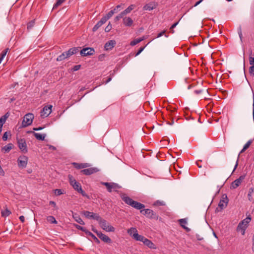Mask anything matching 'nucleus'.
I'll return each instance as SVG.
<instances>
[{"label":"nucleus","mask_w":254,"mask_h":254,"mask_svg":"<svg viewBox=\"0 0 254 254\" xmlns=\"http://www.w3.org/2000/svg\"><path fill=\"white\" fill-rule=\"evenodd\" d=\"M68 178L70 185L75 190H76L78 192L81 193L82 196H87L86 192L82 190L80 184L77 182L71 175H68Z\"/></svg>","instance_id":"1"},{"label":"nucleus","mask_w":254,"mask_h":254,"mask_svg":"<svg viewBox=\"0 0 254 254\" xmlns=\"http://www.w3.org/2000/svg\"><path fill=\"white\" fill-rule=\"evenodd\" d=\"M122 198L126 204L136 209L140 210L145 207V205L144 204L133 200L128 196H123Z\"/></svg>","instance_id":"2"},{"label":"nucleus","mask_w":254,"mask_h":254,"mask_svg":"<svg viewBox=\"0 0 254 254\" xmlns=\"http://www.w3.org/2000/svg\"><path fill=\"white\" fill-rule=\"evenodd\" d=\"M248 213H246L247 217L245 219L241 221L238 224L237 230V231H241L242 234L244 235L245 234V231L248 226L249 223L251 220V216L250 214H248Z\"/></svg>","instance_id":"3"},{"label":"nucleus","mask_w":254,"mask_h":254,"mask_svg":"<svg viewBox=\"0 0 254 254\" xmlns=\"http://www.w3.org/2000/svg\"><path fill=\"white\" fill-rule=\"evenodd\" d=\"M98 222L101 228L106 232H114L115 231V229L114 227L111 225L106 220L103 219L102 218H101Z\"/></svg>","instance_id":"4"},{"label":"nucleus","mask_w":254,"mask_h":254,"mask_svg":"<svg viewBox=\"0 0 254 254\" xmlns=\"http://www.w3.org/2000/svg\"><path fill=\"white\" fill-rule=\"evenodd\" d=\"M228 201L229 199L226 194H223L222 195L221 198L219 202L218 206L216 209V211L219 212L225 208L227 206Z\"/></svg>","instance_id":"5"},{"label":"nucleus","mask_w":254,"mask_h":254,"mask_svg":"<svg viewBox=\"0 0 254 254\" xmlns=\"http://www.w3.org/2000/svg\"><path fill=\"white\" fill-rule=\"evenodd\" d=\"M140 212L143 215H146L147 217L150 219L157 220L159 217V216L156 213L150 209H144L141 210Z\"/></svg>","instance_id":"6"},{"label":"nucleus","mask_w":254,"mask_h":254,"mask_svg":"<svg viewBox=\"0 0 254 254\" xmlns=\"http://www.w3.org/2000/svg\"><path fill=\"white\" fill-rule=\"evenodd\" d=\"M34 115L33 114L28 113L26 114L22 122L23 127H26L30 125L32 123Z\"/></svg>","instance_id":"7"},{"label":"nucleus","mask_w":254,"mask_h":254,"mask_svg":"<svg viewBox=\"0 0 254 254\" xmlns=\"http://www.w3.org/2000/svg\"><path fill=\"white\" fill-rule=\"evenodd\" d=\"M17 142L19 149L25 153L28 151L27 144L24 138H17Z\"/></svg>","instance_id":"8"},{"label":"nucleus","mask_w":254,"mask_h":254,"mask_svg":"<svg viewBox=\"0 0 254 254\" xmlns=\"http://www.w3.org/2000/svg\"><path fill=\"white\" fill-rule=\"evenodd\" d=\"M102 184L105 186L108 191L110 192L113 190H116L117 189L121 188V187L117 184L114 183L103 182Z\"/></svg>","instance_id":"9"},{"label":"nucleus","mask_w":254,"mask_h":254,"mask_svg":"<svg viewBox=\"0 0 254 254\" xmlns=\"http://www.w3.org/2000/svg\"><path fill=\"white\" fill-rule=\"evenodd\" d=\"M76 228L78 230L84 232L87 235L91 236L97 244H99L100 243L99 240L91 232L88 231L85 227H83L79 225H76Z\"/></svg>","instance_id":"10"},{"label":"nucleus","mask_w":254,"mask_h":254,"mask_svg":"<svg viewBox=\"0 0 254 254\" xmlns=\"http://www.w3.org/2000/svg\"><path fill=\"white\" fill-rule=\"evenodd\" d=\"M83 214L87 218L93 219L96 220L98 221H99V220H100L101 218L98 214L94 213L92 212H89L88 211H83Z\"/></svg>","instance_id":"11"},{"label":"nucleus","mask_w":254,"mask_h":254,"mask_svg":"<svg viewBox=\"0 0 254 254\" xmlns=\"http://www.w3.org/2000/svg\"><path fill=\"white\" fill-rule=\"evenodd\" d=\"M18 166L25 168L27 164L28 157L26 156H21L17 160Z\"/></svg>","instance_id":"12"},{"label":"nucleus","mask_w":254,"mask_h":254,"mask_svg":"<svg viewBox=\"0 0 254 254\" xmlns=\"http://www.w3.org/2000/svg\"><path fill=\"white\" fill-rule=\"evenodd\" d=\"M95 51L92 48H85L81 50L80 52L81 56L84 57L87 56H91L93 55Z\"/></svg>","instance_id":"13"},{"label":"nucleus","mask_w":254,"mask_h":254,"mask_svg":"<svg viewBox=\"0 0 254 254\" xmlns=\"http://www.w3.org/2000/svg\"><path fill=\"white\" fill-rule=\"evenodd\" d=\"M52 106H45L41 112V117L43 118L47 117L52 112Z\"/></svg>","instance_id":"14"},{"label":"nucleus","mask_w":254,"mask_h":254,"mask_svg":"<svg viewBox=\"0 0 254 254\" xmlns=\"http://www.w3.org/2000/svg\"><path fill=\"white\" fill-rule=\"evenodd\" d=\"M245 178V175L241 176L238 179L235 180L232 183L230 188L233 189L237 188L240 185V184H241V183L244 180Z\"/></svg>","instance_id":"15"},{"label":"nucleus","mask_w":254,"mask_h":254,"mask_svg":"<svg viewBox=\"0 0 254 254\" xmlns=\"http://www.w3.org/2000/svg\"><path fill=\"white\" fill-rule=\"evenodd\" d=\"M99 171V169L96 167H92L90 168L82 170L80 172L85 175H90L95 173Z\"/></svg>","instance_id":"16"},{"label":"nucleus","mask_w":254,"mask_h":254,"mask_svg":"<svg viewBox=\"0 0 254 254\" xmlns=\"http://www.w3.org/2000/svg\"><path fill=\"white\" fill-rule=\"evenodd\" d=\"M104 242L110 244L112 243V240L107 235L103 234L101 232L98 233L97 236Z\"/></svg>","instance_id":"17"},{"label":"nucleus","mask_w":254,"mask_h":254,"mask_svg":"<svg viewBox=\"0 0 254 254\" xmlns=\"http://www.w3.org/2000/svg\"><path fill=\"white\" fill-rule=\"evenodd\" d=\"M123 23L125 26L131 27L133 24V21L130 17L125 16L123 19Z\"/></svg>","instance_id":"18"},{"label":"nucleus","mask_w":254,"mask_h":254,"mask_svg":"<svg viewBox=\"0 0 254 254\" xmlns=\"http://www.w3.org/2000/svg\"><path fill=\"white\" fill-rule=\"evenodd\" d=\"M116 44V42L114 40H110L107 42L104 46V48L106 50H110L113 48Z\"/></svg>","instance_id":"19"},{"label":"nucleus","mask_w":254,"mask_h":254,"mask_svg":"<svg viewBox=\"0 0 254 254\" xmlns=\"http://www.w3.org/2000/svg\"><path fill=\"white\" fill-rule=\"evenodd\" d=\"M79 47H74L70 48L67 51H66V56H67L68 58L70 57L71 56L76 54L79 52Z\"/></svg>","instance_id":"20"},{"label":"nucleus","mask_w":254,"mask_h":254,"mask_svg":"<svg viewBox=\"0 0 254 254\" xmlns=\"http://www.w3.org/2000/svg\"><path fill=\"white\" fill-rule=\"evenodd\" d=\"M72 165L77 169L86 168L90 166V164L89 163H78L74 162L72 163Z\"/></svg>","instance_id":"21"},{"label":"nucleus","mask_w":254,"mask_h":254,"mask_svg":"<svg viewBox=\"0 0 254 254\" xmlns=\"http://www.w3.org/2000/svg\"><path fill=\"white\" fill-rule=\"evenodd\" d=\"M156 7V4L154 2H151L148 4H145L143 7V10H151L155 8Z\"/></svg>","instance_id":"22"},{"label":"nucleus","mask_w":254,"mask_h":254,"mask_svg":"<svg viewBox=\"0 0 254 254\" xmlns=\"http://www.w3.org/2000/svg\"><path fill=\"white\" fill-rule=\"evenodd\" d=\"M180 224L182 227L186 230L187 232H190V229L185 226L187 222L186 219H181L179 220Z\"/></svg>","instance_id":"23"},{"label":"nucleus","mask_w":254,"mask_h":254,"mask_svg":"<svg viewBox=\"0 0 254 254\" xmlns=\"http://www.w3.org/2000/svg\"><path fill=\"white\" fill-rule=\"evenodd\" d=\"M127 233L134 239V236L138 234L137 231L135 228L131 227L127 230Z\"/></svg>","instance_id":"24"},{"label":"nucleus","mask_w":254,"mask_h":254,"mask_svg":"<svg viewBox=\"0 0 254 254\" xmlns=\"http://www.w3.org/2000/svg\"><path fill=\"white\" fill-rule=\"evenodd\" d=\"M143 244L150 249H156L154 244L148 239H146L145 241H144Z\"/></svg>","instance_id":"25"},{"label":"nucleus","mask_w":254,"mask_h":254,"mask_svg":"<svg viewBox=\"0 0 254 254\" xmlns=\"http://www.w3.org/2000/svg\"><path fill=\"white\" fill-rule=\"evenodd\" d=\"M73 217L74 220L79 224L81 225H84V221L82 220V219L80 217V216L77 214H74L73 215Z\"/></svg>","instance_id":"26"},{"label":"nucleus","mask_w":254,"mask_h":254,"mask_svg":"<svg viewBox=\"0 0 254 254\" xmlns=\"http://www.w3.org/2000/svg\"><path fill=\"white\" fill-rule=\"evenodd\" d=\"M33 134L34 136L39 140H44L45 139V138L46 137V134H41L39 133H36L35 132H33Z\"/></svg>","instance_id":"27"},{"label":"nucleus","mask_w":254,"mask_h":254,"mask_svg":"<svg viewBox=\"0 0 254 254\" xmlns=\"http://www.w3.org/2000/svg\"><path fill=\"white\" fill-rule=\"evenodd\" d=\"M13 145L12 143H8L7 145L4 146L2 148V150H4L5 152H8L12 148Z\"/></svg>","instance_id":"28"},{"label":"nucleus","mask_w":254,"mask_h":254,"mask_svg":"<svg viewBox=\"0 0 254 254\" xmlns=\"http://www.w3.org/2000/svg\"><path fill=\"white\" fill-rule=\"evenodd\" d=\"M146 239V238H145L144 236H143L142 235H140L138 234H136L134 236V239L136 241L142 242L143 243L144 241H145Z\"/></svg>","instance_id":"29"},{"label":"nucleus","mask_w":254,"mask_h":254,"mask_svg":"<svg viewBox=\"0 0 254 254\" xmlns=\"http://www.w3.org/2000/svg\"><path fill=\"white\" fill-rule=\"evenodd\" d=\"M254 192V188H251L249 190V192L248 194V198L249 200L250 201H252L253 200V196L252 195Z\"/></svg>","instance_id":"30"},{"label":"nucleus","mask_w":254,"mask_h":254,"mask_svg":"<svg viewBox=\"0 0 254 254\" xmlns=\"http://www.w3.org/2000/svg\"><path fill=\"white\" fill-rule=\"evenodd\" d=\"M47 220L50 223L52 224H57V221L55 218V217L53 216H49L47 217Z\"/></svg>","instance_id":"31"},{"label":"nucleus","mask_w":254,"mask_h":254,"mask_svg":"<svg viewBox=\"0 0 254 254\" xmlns=\"http://www.w3.org/2000/svg\"><path fill=\"white\" fill-rule=\"evenodd\" d=\"M67 58H68V57L66 56V53L65 52L58 57L57 58V61H62Z\"/></svg>","instance_id":"32"},{"label":"nucleus","mask_w":254,"mask_h":254,"mask_svg":"<svg viewBox=\"0 0 254 254\" xmlns=\"http://www.w3.org/2000/svg\"><path fill=\"white\" fill-rule=\"evenodd\" d=\"M1 213L2 217H6L11 214V212L6 208L5 210H2Z\"/></svg>","instance_id":"33"},{"label":"nucleus","mask_w":254,"mask_h":254,"mask_svg":"<svg viewBox=\"0 0 254 254\" xmlns=\"http://www.w3.org/2000/svg\"><path fill=\"white\" fill-rule=\"evenodd\" d=\"M124 4H121L117 5L112 10L114 11V13H117L118 11L121 10V9L123 8V6H124Z\"/></svg>","instance_id":"34"},{"label":"nucleus","mask_w":254,"mask_h":254,"mask_svg":"<svg viewBox=\"0 0 254 254\" xmlns=\"http://www.w3.org/2000/svg\"><path fill=\"white\" fill-rule=\"evenodd\" d=\"M142 40H143V38H138L134 39L130 42V45L132 46H135V45L139 43Z\"/></svg>","instance_id":"35"},{"label":"nucleus","mask_w":254,"mask_h":254,"mask_svg":"<svg viewBox=\"0 0 254 254\" xmlns=\"http://www.w3.org/2000/svg\"><path fill=\"white\" fill-rule=\"evenodd\" d=\"M65 0H57L54 4L53 9L57 8L59 6L61 5Z\"/></svg>","instance_id":"36"},{"label":"nucleus","mask_w":254,"mask_h":254,"mask_svg":"<svg viewBox=\"0 0 254 254\" xmlns=\"http://www.w3.org/2000/svg\"><path fill=\"white\" fill-rule=\"evenodd\" d=\"M102 25H103L102 23H101L100 21H98L96 23V24L93 27V28L92 29V31L93 32L97 31Z\"/></svg>","instance_id":"37"},{"label":"nucleus","mask_w":254,"mask_h":254,"mask_svg":"<svg viewBox=\"0 0 254 254\" xmlns=\"http://www.w3.org/2000/svg\"><path fill=\"white\" fill-rule=\"evenodd\" d=\"M165 205V203L163 201L160 200H157L153 203V205L154 206H162Z\"/></svg>","instance_id":"38"},{"label":"nucleus","mask_w":254,"mask_h":254,"mask_svg":"<svg viewBox=\"0 0 254 254\" xmlns=\"http://www.w3.org/2000/svg\"><path fill=\"white\" fill-rule=\"evenodd\" d=\"M34 24H35V20H31L30 22H29L27 24V29L28 30H29L31 29H32V28L34 26Z\"/></svg>","instance_id":"39"},{"label":"nucleus","mask_w":254,"mask_h":254,"mask_svg":"<svg viewBox=\"0 0 254 254\" xmlns=\"http://www.w3.org/2000/svg\"><path fill=\"white\" fill-rule=\"evenodd\" d=\"M134 6L132 4L129 5L127 8H126L124 11L127 14L131 12V11L134 8Z\"/></svg>","instance_id":"40"},{"label":"nucleus","mask_w":254,"mask_h":254,"mask_svg":"<svg viewBox=\"0 0 254 254\" xmlns=\"http://www.w3.org/2000/svg\"><path fill=\"white\" fill-rule=\"evenodd\" d=\"M246 149H244V148L243 147V148L241 150V151H240V153L239 154H241V153H243ZM239 156H240V154H239L238 156V158H237V161H236V163L235 164V167H234V169L233 170V172L235 170V169H236V168L238 166V160H239Z\"/></svg>","instance_id":"41"},{"label":"nucleus","mask_w":254,"mask_h":254,"mask_svg":"<svg viewBox=\"0 0 254 254\" xmlns=\"http://www.w3.org/2000/svg\"><path fill=\"white\" fill-rule=\"evenodd\" d=\"M112 29V25L110 22L109 23L108 25L105 27V31L106 32H109Z\"/></svg>","instance_id":"42"},{"label":"nucleus","mask_w":254,"mask_h":254,"mask_svg":"<svg viewBox=\"0 0 254 254\" xmlns=\"http://www.w3.org/2000/svg\"><path fill=\"white\" fill-rule=\"evenodd\" d=\"M252 143V140H249L244 146V149H247L251 143Z\"/></svg>","instance_id":"43"},{"label":"nucleus","mask_w":254,"mask_h":254,"mask_svg":"<svg viewBox=\"0 0 254 254\" xmlns=\"http://www.w3.org/2000/svg\"><path fill=\"white\" fill-rule=\"evenodd\" d=\"M114 14V11L111 10L105 15L108 19L110 18Z\"/></svg>","instance_id":"44"},{"label":"nucleus","mask_w":254,"mask_h":254,"mask_svg":"<svg viewBox=\"0 0 254 254\" xmlns=\"http://www.w3.org/2000/svg\"><path fill=\"white\" fill-rule=\"evenodd\" d=\"M8 133L9 134H10V132H5L4 133V134H3V136H2V139H3V140L6 141L7 139Z\"/></svg>","instance_id":"45"},{"label":"nucleus","mask_w":254,"mask_h":254,"mask_svg":"<svg viewBox=\"0 0 254 254\" xmlns=\"http://www.w3.org/2000/svg\"><path fill=\"white\" fill-rule=\"evenodd\" d=\"M55 193L57 195H60L63 193L62 190H61V189H56L55 190Z\"/></svg>","instance_id":"46"},{"label":"nucleus","mask_w":254,"mask_h":254,"mask_svg":"<svg viewBox=\"0 0 254 254\" xmlns=\"http://www.w3.org/2000/svg\"><path fill=\"white\" fill-rule=\"evenodd\" d=\"M109 19L106 16L103 17L100 20L101 23L102 24H104Z\"/></svg>","instance_id":"47"},{"label":"nucleus","mask_w":254,"mask_h":254,"mask_svg":"<svg viewBox=\"0 0 254 254\" xmlns=\"http://www.w3.org/2000/svg\"><path fill=\"white\" fill-rule=\"evenodd\" d=\"M179 22H177L175 23H174L170 27V30L172 32V33H173L174 32V30H173V29L178 25Z\"/></svg>","instance_id":"48"},{"label":"nucleus","mask_w":254,"mask_h":254,"mask_svg":"<svg viewBox=\"0 0 254 254\" xmlns=\"http://www.w3.org/2000/svg\"><path fill=\"white\" fill-rule=\"evenodd\" d=\"M249 72L251 75H254V65L250 66Z\"/></svg>","instance_id":"49"},{"label":"nucleus","mask_w":254,"mask_h":254,"mask_svg":"<svg viewBox=\"0 0 254 254\" xmlns=\"http://www.w3.org/2000/svg\"><path fill=\"white\" fill-rule=\"evenodd\" d=\"M144 49V47H140L139 48V50L138 51V52L135 54V56H137L139 55L142 52V51H143Z\"/></svg>","instance_id":"50"},{"label":"nucleus","mask_w":254,"mask_h":254,"mask_svg":"<svg viewBox=\"0 0 254 254\" xmlns=\"http://www.w3.org/2000/svg\"><path fill=\"white\" fill-rule=\"evenodd\" d=\"M249 62L250 64L252 66L254 65V58L252 57H250L249 58Z\"/></svg>","instance_id":"51"},{"label":"nucleus","mask_w":254,"mask_h":254,"mask_svg":"<svg viewBox=\"0 0 254 254\" xmlns=\"http://www.w3.org/2000/svg\"><path fill=\"white\" fill-rule=\"evenodd\" d=\"M127 14L125 12V11L124 10L123 11H122V12H121L119 15V16L121 17V18H123V19H124V18H125V15H126Z\"/></svg>","instance_id":"52"},{"label":"nucleus","mask_w":254,"mask_h":254,"mask_svg":"<svg viewBox=\"0 0 254 254\" xmlns=\"http://www.w3.org/2000/svg\"><path fill=\"white\" fill-rule=\"evenodd\" d=\"M127 14L125 12V11L124 10L123 11H122V12H121L119 15V16L121 17V18H123V19H124V18H125V15H126Z\"/></svg>","instance_id":"53"},{"label":"nucleus","mask_w":254,"mask_h":254,"mask_svg":"<svg viewBox=\"0 0 254 254\" xmlns=\"http://www.w3.org/2000/svg\"><path fill=\"white\" fill-rule=\"evenodd\" d=\"M80 67H81L80 65H76L73 66L72 70L73 71H77L80 69Z\"/></svg>","instance_id":"54"},{"label":"nucleus","mask_w":254,"mask_h":254,"mask_svg":"<svg viewBox=\"0 0 254 254\" xmlns=\"http://www.w3.org/2000/svg\"><path fill=\"white\" fill-rule=\"evenodd\" d=\"M5 175V172L2 169V167H1V165H0V175L1 176H4Z\"/></svg>","instance_id":"55"},{"label":"nucleus","mask_w":254,"mask_h":254,"mask_svg":"<svg viewBox=\"0 0 254 254\" xmlns=\"http://www.w3.org/2000/svg\"><path fill=\"white\" fill-rule=\"evenodd\" d=\"M165 33V30H163L160 33H158L157 36V38H159L161 37L162 35H163Z\"/></svg>","instance_id":"56"},{"label":"nucleus","mask_w":254,"mask_h":254,"mask_svg":"<svg viewBox=\"0 0 254 254\" xmlns=\"http://www.w3.org/2000/svg\"><path fill=\"white\" fill-rule=\"evenodd\" d=\"M104 57H105V55H104V54H101V55H100L99 56V57H98V59H99V60H100V61H103V59H104Z\"/></svg>","instance_id":"57"},{"label":"nucleus","mask_w":254,"mask_h":254,"mask_svg":"<svg viewBox=\"0 0 254 254\" xmlns=\"http://www.w3.org/2000/svg\"><path fill=\"white\" fill-rule=\"evenodd\" d=\"M202 91H203L202 90L199 89V90H194V92L195 94L198 95V94L201 93L202 92Z\"/></svg>","instance_id":"58"},{"label":"nucleus","mask_w":254,"mask_h":254,"mask_svg":"<svg viewBox=\"0 0 254 254\" xmlns=\"http://www.w3.org/2000/svg\"><path fill=\"white\" fill-rule=\"evenodd\" d=\"M47 146L49 147V148L50 149H52L53 150H55L56 149V147L53 146V145H47Z\"/></svg>","instance_id":"59"},{"label":"nucleus","mask_w":254,"mask_h":254,"mask_svg":"<svg viewBox=\"0 0 254 254\" xmlns=\"http://www.w3.org/2000/svg\"><path fill=\"white\" fill-rule=\"evenodd\" d=\"M44 128V127H34L33 128V130L35 131H38L42 130Z\"/></svg>","instance_id":"60"},{"label":"nucleus","mask_w":254,"mask_h":254,"mask_svg":"<svg viewBox=\"0 0 254 254\" xmlns=\"http://www.w3.org/2000/svg\"><path fill=\"white\" fill-rule=\"evenodd\" d=\"M121 17L119 16V15H118L117 16H116L115 18H114V20L115 22H117L118 21H119L120 19H121Z\"/></svg>","instance_id":"61"},{"label":"nucleus","mask_w":254,"mask_h":254,"mask_svg":"<svg viewBox=\"0 0 254 254\" xmlns=\"http://www.w3.org/2000/svg\"><path fill=\"white\" fill-rule=\"evenodd\" d=\"M19 219L21 221V222L23 223L25 221V218L23 216H20L19 217Z\"/></svg>","instance_id":"62"},{"label":"nucleus","mask_w":254,"mask_h":254,"mask_svg":"<svg viewBox=\"0 0 254 254\" xmlns=\"http://www.w3.org/2000/svg\"><path fill=\"white\" fill-rule=\"evenodd\" d=\"M50 204L52 205L54 207L56 206V203L54 201H50L49 202Z\"/></svg>","instance_id":"63"},{"label":"nucleus","mask_w":254,"mask_h":254,"mask_svg":"<svg viewBox=\"0 0 254 254\" xmlns=\"http://www.w3.org/2000/svg\"><path fill=\"white\" fill-rule=\"evenodd\" d=\"M5 56L3 55V54H0V64L1 63L2 60L3 59V58L5 57Z\"/></svg>","instance_id":"64"}]
</instances>
